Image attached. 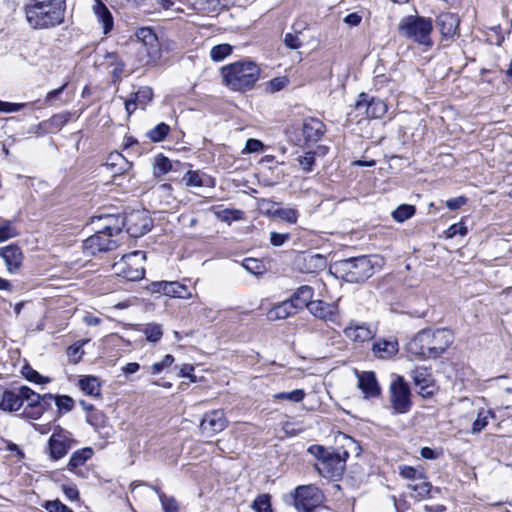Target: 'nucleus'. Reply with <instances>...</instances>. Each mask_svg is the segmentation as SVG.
Returning <instances> with one entry per match:
<instances>
[{
	"label": "nucleus",
	"instance_id": "obj_1",
	"mask_svg": "<svg viewBox=\"0 0 512 512\" xmlns=\"http://www.w3.org/2000/svg\"><path fill=\"white\" fill-rule=\"evenodd\" d=\"M453 341L454 336L449 329H423L408 342L407 350L410 354L423 359H436Z\"/></svg>",
	"mask_w": 512,
	"mask_h": 512
},
{
	"label": "nucleus",
	"instance_id": "obj_2",
	"mask_svg": "<svg viewBox=\"0 0 512 512\" xmlns=\"http://www.w3.org/2000/svg\"><path fill=\"white\" fill-rule=\"evenodd\" d=\"M28 24L33 29H50L64 22V0H30L24 7Z\"/></svg>",
	"mask_w": 512,
	"mask_h": 512
},
{
	"label": "nucleus",
	"instance_id": "obj_3",
	"mask_svg": "<svg viewBox=\"0 0 512 512\" xmlns=\"http://www.w3.org/2000/svg\"><path fill=\"white\" fill-rule=\"evenodd\" d=\"M223 82L233 91L251 89L258 81L260 69L250 61H239L221 69Z\"/></svg>",
	"mask_w": 512,
	"mask_h": 512
},
{
	"label": "nucleus",
	"instance_id": "obj_4",
	"mask_svg": "<svg viewBox=\"0 0 512 512\" xmlns=\"http://www.w3.org/2000/svg\"><path fill=\"white\" fill-rule=\"evenodd\" d=\"M432 29L430 19L414 15L402 18L398 25L400 35L427 47L433 44L430 37Z\"/></svg>",
	"mask_w": 512,
	"mask_h": 512
},
{
	"label": "nucleus",
	"instance_id": "obj_5",
	"mask_svg": "<svg viewBox=\"0 0 512 512\" xmlns=\"http://www.w3.org/2000/svg\"><path fill=\"white\" fill-rule=\"evenodd\" d=\"M337 272L341 273L346 282L359 283L374 274V265L368 256L347 258L335 264Z\"/></svg>",
	"mask_w": 512,
	"mask_h": 512
},
{
	"label": "nucleus",
	"instance_id": "obj_6",
	"mask_svg": "<svg viewBox=\"0 0 512 512\" xmlns=\"http://www.w3.org/2000/svg\"><path fill=\"white\" fill-rule=\"evenodd\" d=\"M146 255L142 251H134L123 255L121 259L112 265L115 275L127 281H139L144 277V261Z\"/></svg>",
	"mask_w": 512,
	"mask_h": 512
},
{
	"label": "nucleus",
	"instance_id": "obj_7",
	"mask_svg": "<svg viewBox=\"0 0 512 512\" xmlns=\"http://www.w3.org/2000/svg\"><path fill=\"white\" fill-rule=\"evenodd\" d=\"M291 497L298 512H313L322 501L321 491L314 485L298 486Z\"/></svg>",
	"mask_w": 512,
	"mask_h": 512
},
{
	"label": "nucleus",
	"instance_id": "obj_8",
	"mask_svg": "<svg viewBox=\"0 0 512 512\" xmlns=\"http://www.w3.org/2000/svg\"><path fill=\"white\" fill-rule=\"evenodd\" d=\"M390 403L396 414L407 413L412 406L410 389L403 377L398 376L390 385Z\"/></svg>",
	"mask_w": 512,
	"mask_h": 512
},
{
	"label": "nucleus",
	"instance_id": "obj_9",
	"mask_svg": "<svg viewBox=\"0 0 512 512\" xmlns=\"http://www.w3.org/2000/svg\"><path fill=\"white\" fill-rule=\"evenodd\" d=\"M75 443L69 431L57 426L48 440L50 458L59 460L65 457Z\"/></svg>",
	"mask_w": 512,
	"mask_h": 512
},
{
	"label": "nucleus",
	"instance_id": "obj_10",
	"mask_svg": "<svg viewBox=\"0 0 512 512\" xmlns=\"http://www.w3.org/2000/svg\"><path fill=\"white\" fill-rule=\"evenodd\" d=\"M133 238H139L148 233L152 227V219L145 211H133L123 217V228Z\"/></svg>",
	"mask_w": 512,
	"mask_h": 512
},
{
	"label": "nucleus",
	"instance_id": "obj_11",
	"mask_svg": "<svg viewBox=\"0 0 512 512\" xmlns=\"http://www.w3.org/2000/svg\"><path fill=\"white\" fill-rule=\"evenodd\" d=\"M349 456L347 451L343 452V456L339 453H330V455L321 462H318L315 467L317 471L326 478L340 477L345 469L346 458Z\"/></svg>",
	"mask_w": 512,
	"mask_h": 512
},
{
	"label": "nucleus",
	"instance_id": "obj_12",
	"mask_svg": "<svg viewBox=\"0 0 512 512\" xmlns=\"http://www.w3.org/2000/svg\"><path fill=\"white\" fill-rule=\"evenodd\" d=\"M227 427V420L223 410H212L204 414L200 422V431L206 437L223 431Z\"/></svg>",
	"mask_w": 512,
	"mask_h": 512
},
{
	"label": "nucleus",
	"instance_id": "obj_13",
	"mask_svg": "<svg viewBox=\"0 0 512 512\" xmlns=\"http://www.w3.org/2000/svg\"><path fill=\"white\" fill-rule=\"evenodd\" d=\"M151 292L162 293L165 296L189 299L191 292L188 287L178 281H157L150 285Z\"/></svg>",
	"mask_w": 512,
	"mask_h": 512
},
{
	"label": "nucleus",
	"instance_id": "obj_14",
	"mask_svg": "<svg viewBox=\"0 0 512 512\" xmlns=\"http://www.w3.org/2000/svg\"><path fill=\"white\" fill-rule=\"evenodd\" d=\"M112 237L113 236L106 235V233H102L99 228L94 235L88 237L83 242V249L88 255H95L97 252L112 250L116 247V243Z\"/></svg>",
	"mask_w": 512,
	"mask_h": 512
},
{
	"label": "nucleus",
	"instance_id": "obj_15",
	"mask_svg": "<svg viewBox=\"0 0 512 512\" xmlns=\"http://www.w3.org/2000/svg\"><path fill=\"white\" fill-rule=\"evenodd\" d=\"M358 379L357 387L361 390L364 398H375L381 394V388L376 379L375 373L372 371H356Z\"/></svg>",
	"mask_w": 512,
	"mask_h": 512
},
{
	"label": "nucleus",
	"instance_id": "obj_16",
	"mask_svg": "<svg viewBox=\"0 0 512 512\" xmlns=\"http://www.w3.org/2000/svg\"><path fill=\"white\" fill-rule=\"evenodd\" d=\"M360 99L356 102V110L365 108V113L369 118H381L387 112L386 103L380 98L367 99V95L360 94Z\"/></svg>",
	"mask_w": 512,
	"mask_h": 512
},
{
	"label": "nucleus",
	"instance_id": "obj_17",
	"mask_svg": "<svg viewBox=\"0 0 512 512\" xmlns=\"http://www.w3.org/2000/svg\"><path fill=\"white\" fill-rule=\"evenodd\" d=\"M309 312L316 318L336 323L338 319V306L323 300H315L309 305Z\"/></svg>",
	"mask_w": 512,
	"mask_h": 512
},
{
	"label": "nucleus",
	"instance_id": "obj_18",
	"mask_svg": "<svg viewBox=\"0 0 512 512\" xmlns=\"http://www.w3.org/2000/svg\"><path fill=\"white\" fill-rule=\"evenodd\" d=\"M153 91L148 86L140 87L131 97L125 100V110L130 116L138 107L145 109V107L152 101Z\"/></svg>",
	"mask_w": 512,
	"mask_h": 512
},
{
	"label": "nucleus",
	"instance_id": "obj_19",
	"mask_svg": "<svg viewBox=\"0 0 512 512\" xmlns=\"http://www.w3.org/2000/svg\"><path fill=\"white\" fill-rule=\"evenodd\" d=\"M344 335L351 341L362 344L372 340L375 332L365 323L350 322L344 329Z\"/></svg>",
	"mask_w": 512,
	"mask_h": 512
},
{
	"label": "nucleus",
	"instance_id": "obj_20",
	"mask_svg": "<svg viewBox=\"0 0 512 512\" xmlns=\"http://www.w3.org/2000/svg\"><path fill=\"white\" fill-rule=\"evenodd\" d=\"M412 379L417 387L419 394L423 397H430L434 393L435 386L430 372L426 368H416L411 372Z\"/></svg>",
	"mask_w": 512,
	"mask_h": 512
},
{
	"label": "nucleus",
	"instance_id": "obj_21",
	"mask_svg": "<svg viewBox=\"0 0 512 512\" xmlns=\"http://www.w3.org/2000/svg\"><path fill=\"white\" fill-rule=\"evenodd\" d=\"M325 133V125L316 118L305 119L302 123V135L306 144L318 142Z\"/></svg>",
	"mask_w": 512,
	"mask_h": 512
},
{
	"label": "nucleus",
	"instance_id": "obj_22",
	"mask_svg": "<svg viewBox=\"0 0 512 512\" xmlns=\"http://www.w3.org/2000/svg\"><path fill=\"white\" fill-rule=\"evenodd\" d=\"M0 257L3 258L7 270L10 273L17 271L23 260V254L20 247L16 244H10L0 248Z\"/></svg>",
	"mask_w": 512,
	"mask_h": 512
},
{
	"label": "nucleus",
	"instance_id": "obj_23",
	"mask_svg": "<svg viewBox=\"0 0 512 512\" xmlns=\"http://www.w3.org/2000/svg\"><path fill=\"white\" fill-rule=\"evenodd\" d=\"M105 166L113 176H119L127 173L131 169L132 163L121 153L112 152L107 157Z\"/></svg>",
	"mask_w": 512,
	"mask_h": 512
},
{
	"label": "nucleus",
	"instance_id": "obj_24",
	"mask_svg": "<svg viewBox=\"0 0 512 512\" xmlns=\"http://www.w3.org/2000/svg\"><path fill=\"white\" fill-rule=\"evenodd\" d=\"M437 25L444 37L452 38L458 32L460 19L456 14L443 13L437 17Z\"/></svg>",
	"mask_w": 512,
	"mask_h": 512
},
{
	"label": "nucleus",
	"instance_id": "obj_25",
	"mask_svg": "<svg viewBox=\"0 0 512 512\" xmlns=\"http://www.w3.org/2000/svg\"><path fill=\"white\" fill-rule=\"evenodd\" d=\"M313 295V288L308 285H303L297 288V290L293 293L289 300L292 304H294L293 306L296 308L297 311L304 308H307L309 310V305L313 302Z\"/></svg>",
	"mask_w": 512,
	"mask_h": 512
},
{
	"label": "nucleus",
	"instance_id": "obj_26",
	"mask_svg": "<svg viewBox=\"0 0 512 512\" xmlns=\"http://www.w3.org/2000/svg\"><path fill=\"white\" fill-rule=\"evenodd\" d=\"M289 299L274 305L268 312L267 318L270 321L283 320L296 314L297 310Z\"/></svg>",
	"mask_w": 512,
	"mask_h": 512
},
{
	"label": "nucleus",
	"instance_id": "obj_27",
	"mask_svg": "<svg viewBox=\"0 0 512 512\" xmlns=\"http://www.w3.org/2000/svg\"><path fill=\"white\" fill-rule=\"evenodd\" d=\"M102 65L106 67L112 76V81L117 82L122 78L124 72V63L116 53H107Z\"/></svg>",
	"mask_w": 512,
	"mask_h": 512
},
{
	"label": "nucleus",
	"instance_id": "obj_28",
	"mask_svg": "<svg viewBox=\"0 0 512 512\" xmlns=\"http://www.w3.org/2000/svg\"><path fill=\"white\" fill-rule=\"evenodd\" d=\"M94 1L95 3L93 5V11L98 19V22L102 24L103 33L108 34L113 29V16L101 0Z\"/></svg>",
	"mask_w": 512,
	"mask_h": 512
},
{
	"label": "nucleus",
	"instance_id": "obj_29",
	"mask_svg": "<svg viewBox=\"0 0 512 512\" xmlns=\"http://www.w3.org/2000/svg\"><path fill=\"white\" fill-rule=\"evenodd\" d=\"M99 228L102 233H106L108 236H115L122 231L123 228V217L115 215H106L99 218Z\"/></svg>",
	"mask_w": 512,
	"mask_h": 512
},
{
	"label": "nucleus",
	"instance_id": "obj_30",
	"mask_svg": "<svg viewBox=\"0 0 512 512\" xmlns=\"http://www.w3.org/2000/svg\"><path fill=\"white\" fill-rule=\"evenodd\" d=\"M494 411L501 420L512 417V388H506L500 392L498 405Z\"/></svg>",
	"mask_w": 512,
	"mask_h": 512
},
{
	"label": "nucleus",
	"instance_id": "obj_31",
	"mask_svg": "<svg viewBox=\"0 0 512 512\" xmlns=\"http://www.w3.org/2000/svg\"><path fill=\"white\" fill-rule=\"evenodd\" d=\"M23 405L22 394L20 388L17 391L7 390L3 393L0 401V409L3 411H17Z\"/></svg>",
	"mask_w": 512,
	"mask_h": 512
},
{
	"label": "nucleus",
	"instance_id": "obj_32",
	"mask_svg": "<svg viewBox=\"0 0 512 512\" xmlns=\"http://www.w3.org/2000/svg\"><path fill=\"white\" fill-rule=\"evenodd\" d=\"M489 419L497 420L500 418L494 410L492 411L484 408L480 409L472 423L471 433H480L488 425Z\"/></svg>",
	"mask_w": 512,
	"mask_h": 512
},
{
	"label": "nucleus",
	"instance_id": "obj_33",
	"mask_svg": "<svg viewBox=\"0 0 512 512\" xmlns=\"http://www.w3.org/2000/svg\"><path fill=\"white\" fill-rule=\"evenodd\" d=\"M372 351L374 355L381 359L392 357L398 352V343L396 341H381L373 344Z\"/></svg>",
	"mask_w": 512,
	"mask_h": 512
},
{
	"label": "nucleus",
	"instance_id": "obj_34",
	"mask_svg": "<svg viewBox=\"0 0 512 512\" xmlns=\"http://www.w3.org/2000/svg\"><path fill=\"white\" fill-rule=\"evenodd\" d=\"M94 454V451L90 447L81 448L77 451H75L67 464V468L69 471L75 472L76 469L82 465L86 461H88Z\"/></svg>",
	"mask_w": 512,
	"mask_h": 512
},
{
	"label": "nucleus",
	"instance_id": "obj_35",
	"mask_svg": "<svg viewBox=\"0 0 512 512\" xmlns=\"http://www.w3.org/2000/svg\"><path fill=\"white\" fill-rule=\"evenodd\" d=\"M407 488L411 490V496L416 499H421L429 495L432 486L419 474V479L408 484Z\"/></svg>",
	"mask_w": 512,
	"mask_h": 512
},
{
	"label": "nucleus",
	"instance_id": "obj_36",
	"mask_svg": "<svg viewBox=\"0 0 512 512\" xmlns=\"http://www.w3.org/2000/svg\"><path fill=\"white\" fill-rule=\"evenodd\" d=\"M79 388L87 395L99 397L101 395L100 383L94 376H86L79 380Z\"/></svg>",
	"mask_w": 512,
	"mask_h": 512
},
{
	"label": "nucleus",
	"instance_id": "obj_37",
	"mask_svg": "<svg viewBox=\"0 0 512 512\" xmlns=\"http://www.w3.org/2000/svg\"><path fill=\"white\" fill-rule=\"evenodd\" d=\"M20 393L22 394L23 401L26 400L28 402L27 406H36L41 405V400L45 399H53L54 395L47 393L44 395H40L30 389L28 386H21Z\"/></svg>",
	"mask_w": 512,
	"mask_h": 512
},
{
	"label": "nucleus",
	"instance_id": "obj_38",
	"mask_svg": "<svg viewBox=\"0 0 512 512\" xmlns=\"http://www.w3.org/2000/svg\"><path fill=\"white\" fill-rule=\"evenodd\" d=\"M415 212V206L410 204H401L392 212L391 216L396 222L403 223L413 217Z\"/></svg>",
	"mask_w": 512,
	"mask_h": 512
},
{
	"label": "nucleus",
	"instance_id": "obj_39",
	"mask_svg": "<svg viewBox=\"0 0 512 512\" xmlns=\"http://www.w3.org/2000/svg\"><path fill=\"white\" fill-rule=\"evenodd\" d=\"M53 399L59 416L70 412L74 408L75 401L68 395H56Z\"/></svg>",
	"mask_w": 512,
	"mask_h": 512
},
{
	"label": "nucleus",
	"instance_id": "obj_40",
	"mask_svg": "<svg viewBox=\"0 0 512 512\" xmlns=\"http://www.w3.org/2000/svg\"><path fill=\"white\" fill-rule=\"evenodd\" d=\"M19 231L14 223L10 220H1L0 223V242L7 241L11 238L17 237Z\"/></svg>",
	"mask_w": 512,
	"mask_h": 512
},
{
	"label": "nucleus",
	"instance_id": "obj_41",
	"mask_svg": "<svg viewBox=\"0 0 512 512\" xmlns=\"http://www.w3.org/2000/svg\"><path fill=\"white\" fill-rule=\"evenodd\" d=\"M21 373L26 380L35 384H46L50 382V379L48 377L40 375L36 370H34L29 365H24L22 367Z\"/></svg>",
	"mask_w": 512,
	"mask_h": 512
},
{
	"label": "nucleus",
	"instance_id": "obj_42",
	"mask_svg": "<svg viewBox=\"0 0 512 512\" xmlns=\"http://www.w3.org/2000/svg\"><path fill=\"white\" fill-rule=\"evenodd\" d=\"M170 131L169 125L166 123H159L153 129L147 132V137L153 142L163 141Z\"/></svg>",
	"mask_w": 512,
	"mask_h": 512
},
{
	"label": "nucleus",
	"instance_id": "obj_43",
	"mask_svg": "<svg viewBox=\"0 0 512 512\" xmlns=\"http://www.w3.org/2000/svg\"><path fill=\"white\" fill-rule=\"evenodd\" d=\"M87 342L88 340H79L68 347L67 356L72 363L76 364L81 360L84 354L83 346Z\"/></svg>",
	"mask_w": 512,
	"mask_h": 512
},
{
	"label": "nucleus",
	"instance_id": "obj_44",
	"mask_svg": "<svg viewBox=\"0 0 512 512\" xmlns=\"http://www.w3.org/2000/svg\"><path fill=\"white\" fill-rule=\"evenodd\" d=\"M306 393L303 389H295L289 392H280L273 396L275 400H286L294 403H299L303 401Z\"/></svg>",
	"mask_w": 512,
	"mask_h": 512
},
{
	"label": "nucleus",
	"instance_id": "obj_45",
	"mask_svg": "<svg viewBox=\"0 0 512 512\" xmlns=\"http://www.w3.org/2000/svg\"><path fill=\"white\" fill-rule=\"evenodd\" d=\"M231 53H232V46L227 43H223V44H219V45L212 47V49L210 51V56L213 61L219 62V61L224 60Z\"/></svg>",
	"mask_w": 512,
	"mask_h": 512
},
{
	"label": "nucleus",
	"instance_id": "obj_46",
	"mask_svg": "<svg viewBox=\"0 0 512 512\" xmlns=\"http://www.w3.org/2000/svg\"><path fill=\"white\" fill-rule=\"evenodd\" d=\"M143 333L146 336L147 341L154 343L158 342L163 336L161 326L156 323L147 324L143 329Z\"/></svg>",
	"mask_w": 512,
	"mask_h": 512
},
{
	"label": "nucleus",
	"instance_id": "obj_47",
	"mask_svg": "<svg viewBox=\"0 0 512 512\" xmlns=\"http://www.w3.org/2000/svg\"><path fill=\"white\" fill-rule=\"evenodd\" d=\"M136 36L144 43V45L154 47L157 44V36L149 27L139 28L136 32Z\"/></svg>",
	"mask_w": 512,
	"mask_h": 512
},
{
	"label": "nucleus",
	"instance_id": "obj_48",
	"mask_svg": "<svg viewBox=\"0 0 512 512\" xmlns=\"http://www.w3.org/2000/svg\"><path fill=\"white\" fill-rule=\"evenodd\" d=\"M245 270L253 275H262L265 272V266L262 261L255 258H246L242 262Z\"/></svg>",
	"mask_w": 512,
	"mask_h": 512
},
{
	"label": "nucleus",
	"instance_id": "obj_49",
	"mask_svg": "<svg viewBox=\"0 0 512 512\" xmlns=\"http://www.w3.org/2000/svg\"><path fill=\"white\" fill-rule=\"evenodd\" d=\"M171 168H172L171 161L164 155L160 154L155 158L154 174L156 176L166 174L167 172H169L171 170Z\"/></svg>",
	"mask_w": 512,
	"mask_h": 512
},
{
	"label": "nucleus",
	"instance_id": "obj_50",
	"mask_svg": "<svg viewBox=\"0 0 512 512\" xmlns=\"http://www.w3.org/2000/svg\"><path fill=\"white\" fill-rule=\"evenodd\" d=\"M256 512H273L271 508V498L268 494L259 495L252 504Z\"/></svg>",
	"mask_w": 512,
	"mask_h": 512
},
{
	"label": "nucleus",
	"instance_id": "obj_51",
	"mask_svg": "<svg viewBox=\"0 0 512 512\" xmlns=\"http://www.w3.org/2000/svg\"><path fill=\"white\" fill-rule=\"evenodd\" d=\"M105 419L106 418L104 413L97 409H95L94 411H90L86 415L87 423L94 427L96 430L104 426Z\"/></svg>",
	"mask_w": 512,
	"mask_h": 512
},
{
	"label": "nucleus",
	"instance_id": "obj_52",
	"mask_svg": "<svg viewBox=\"0 0 512 512\" xmlns=\"http://www.w3.org/2000/svg\"><path fill=\"white\" fill-rule=\"evenodd\" d=\"M297 161H298L300 167L303 169V171L310 172V171H312V168L315 164V153L309 151V152L305 153L304 155L299 156L297 158Z\"/></svg>",
	"mask_w": 512,
	"mask_h": 512
},
{
	"label": "nucleus",
	"instance_id": "obj_53",
	"mask_svg": "<svg viewBox=\"0 0 512 512\" xmlns=\"http://www.w3.org/2000/svg\"><path fill=\"white\" fill-rule=\"evenodd\" d=\"M174 362V357L170 354H167L163 357L160 362L154 363L149 369L150 373L153 375L160 374L164 369L172 365Z\"/></svg>",
	"mask_w": 512,
	"mask_h": 512
},
{
	"label": "nucleus",
	"instance_id": "obj_54",
	"mask_svg": "<svg viewBox=\"0 0 512 512\" xmlns=\"http://www.w3.org/2000/svg\"><path fill=\"white\" fill-rule=\"evenodd\" d=\"M46 407L43 404L36 406H26L23 410V416L28 419L37 420L39 419L43 413L45 412Z\"/></svg>",
	"mask_w": 512,
	"mask_h": 512
},
{
	"label": "nucleus",
	"instance_id": "obj_55",
	"mask_svg": "<svg viewBox=\"0 0 512 512\" xmlns=\"http://www.w3.org/2000/svg\"><path fill=\"white\" fill-rule=\"evenodd\" d=\"M183 181L187 186L192 187H202L204 186V182L202 177L199 175L197 171L189 170L183 177Z\"/></svg>",
	"mask_w": 512,
	"mask_h": 512
},
{
	"label": "nucleus",
	"instance_id": "obj_56",
	"mask_svg": "<svg viewBox=\"0 0 512 512\" xmlns=\"http://www.w3.org/2000/svg\"><path fill=\"white\" fill-rule=\"evenodd\" d=\"M159 499L162 508L165 512H176L178 509L177 503L174 498L166 496L164 493L159 492Z\"/></svg>",
	"mask_w": 512,
	"mask_h": 512
},
{
	"label": "nucleus",
	"instance_id": "obj_57",
	"mask_svg": "<svg viewBox=\"0 0 512 512\" xmlns=\"http://www.w3.org/2000/svg\"><path fill=\"white\" fill-rule=\"evenodd\" d=\"M468 230L463 222L451 225L445 232L447 238H453L457 235L465 236Z\"/></svg>",
	"mask_w": 512,
	"mask_h": 512
},
{
	"label": "nucleus",
	"instance_id": "obj_58",
	"mask_svg": "<svg viewBox=\"0 0 512 512\" xmlns=\"http://www.w3.org/2000/svg\"><path fill=\"white\" fill-rule=\"evenodd\" d=\"M308 452L311 455L315 456L319 462H321L322 460H325L331 453L326 448H324L323 446H320V445H311L308 448Z\"/></svg>",
	"mask_w": 512,
	"mask_h": 512
},
{
	"label": "nucleus",
	"instance_id": "obj_59",
	"mask_svg": "<svg viewBox=\"0 0 512 512\" xmlns=\"http://www.w3.org/2000/svg\"><path fill=\"white\" fill-rule=\"evenodd\" d=\"M284 43L290 49H298L302 46V41L299 38V33H287L284 37Z\"/></svg>",
	"mask_w": 512,
	"mask_h": 512
},
{
	"label": "nucleus",
	"instance_id": "obj_60",
	"mask_svg": "<svg viewBox=\"0 0 512 512\" xmlns=\"http://www.w3.org/2000/svg\"><path fill=\"white\" fill-rule=\"evenodd\" d=\"M45 508L48 512H72V510L68 506H66L59 500L47 502Z\"/></svg>",
	"mask_w": 512,
	"mask_h": 512
},
{
	"label": "nucleus",
	"instance_id": "obj_61",
	"mask_svg": "<svg viewBox=\"0 0 512 512\" xmlns=\"http://www.w3.org/2000/svg\"><path fill=\"white\" fill-rule=\"evenodd\" d=\"M264 145L260 140L250 138L246 141L245 151L247 153H255L260 152L263 149Z\"/></svg>",
	"mask_w": 512,
	"mask_h": 512
},
{
	"label": "nucleus",
	"instance_id": "obj_62",
	"mask_svg": "<svg viewBox=\"0 0 512 512\" xmlns=\"http://www.w3.org/2000/svg\"><path fill=\"white\" fill-rule=\"evenodd\" d=\"M289 239V234L271 232L270 233V242L273 246L279 247L283 245Z\"/></svg>",
	"mask_w": 512,
	"mask_h": 512
},
{
	"label": "nucleus",
	"instance_id": "obj_63",
	"mask_svg": "<svg viewBox=\"0 0 512 512\" xmlns=\"http://www.w3.org/2000/svg\"><path fill=\"white\" fill-rule=\"evenodd\" d=\"M400 475L406 479H410L412 480L413 482L416 481L417 479H419V477H417L418 475V471L411 467V466H403L400 468Z\"/></svg>",
	"mask_w": 512,
	"mask_h": 512
},
{
	"label": "nucleus",
	"instance_id": "obj_64",
	"mask_svg": "<svg viewBox=\"0 0 512 512\" xmlns=\"http://www.w3.org/2000/svg\"><path fill=\"white\" fill-rule=\"evenodd\" d=\"M280 217L289 222V223H296L298 218V213L294 209H284L279 212Z\"/></svg>",
	"mask_w": 512,
	"mask_h": 512
}]
</instances>
